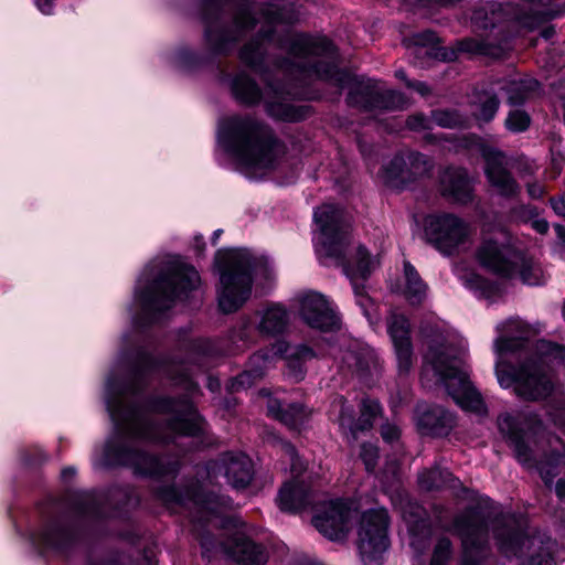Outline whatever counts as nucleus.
<instances>
[{
  "label": "nucleus",
  "instance_id": "21",
  "mask_svg": "<svg viewBox=\"0 0 565 565\" xmlns=\"http://www.w3.org/2000/svg\"><path fill=\"white\" fill-rule=\"evenodd\" d=\"M544 324L540 321L527 322L520 317H511L495 326L498 337L493 342L494 352L501 355L518 347V342L526 341L540 334Z\"/></svg>",
  "mask_w": 565,
  "mask_h": 565
},
{
  "label": "nucleus",
  "instance_id": "54",
  "mask_svg": "<svg viewBox=\"0 0 565 565\" xmlns=\"http://www.w3.org/2000/svg\"><path fill=\"white\" fill-rule=\"evenodd\" d=\"M39 10L44 14H51L53 11L52 0H35Z\"/></svg>",
  "mask_w": 565,
  "mask_h": 565
},
{
  "label": "nucleus",
  "instance_id": "10",
  "mask_svg": "<svg viewBox=\"0 0 565 565\" xmlns=\"http://www.w3.org/2000/svg\"><path fill=\"white\" fill-rule=\"evenodd\" d=\"M222 82L228 85L233 96L244 104H256L262 97L265 99L267 113L277 119L286 121H298L307 116V109L302 106H295L285 99L286 96L307 98V94L286 90L282 87L269 85L268 90L263 95L257 82L250 73H225Z\"/></svg>",
  "mask_w": 565,
  "mask_h": 565
},
{
  "label": "nucleus",
  "instance_id": "40",
  "mask_svg": "<svg viewBox=\"0 0 565 565\" xmlns=\"http://www.w3.org/2000/svg\"><path fill=\"white\" fill-rule=\"evenodd\" d=\"M423 154L413 151L397 153L388 163L383 168L386 179L393 180L403 174L408 164L414 166L417 163H425Z\"/></svg>",
  "mask_w": 565,
  "mask_h": 565
},
{
  "label": "nucleus",
  "instance_id": "63",
  "mask_svg": "<svg viewBox=\"0 0 565 565\" xmlns=\"http://www.w3.org/2000/svg\"><path fill=\"white\" fill-rule=\"evenodd\" d=\"M209 387L214 391L216 387H218V382L214 380H210Z\"/></svg>",
  "mask_w": 565,
  "mask_h": 565
},
{
  "label": "nucleus",
  "instance_id": "48",
  "mask_svg": "<svg viewBox=\"0 0 565 565\" xmlns=\"http://www.w3.org/2000/svg\"><path fill=\"white\" fill-rule=\"evenodd\" d=\"M282 450L291 462V470L295 473H300L303 470V465L297 456L296 449L289 443L281 444Z\"/></svg>",
  "mask_w": 565,
  "mask_h": 565
},
{
  "label": "nucleus",
  "instance_id": "11",
  "mask_svg": "<svg viewBox=\"0 0 565 565\" xmlns=\"http://www.w3.org/2000/svg\"><path fill=\"white\" fill-rule=\"evenodd\" d=\"M332 81L341 89L348 88V100L352 105L367 110H402L408 107V100L398 92L385 89L377 83L358 78L355 73H332Z\"/></svg>",
  "mask_w": 565,
  "mask_h": 565
},
{
  "label": "nucleus",
  "instance_id": "17",
  "mask_svg": "<svg viewBox=\"0 0 565 565\" xmlns=\"http://www.w3.org/2000/svg\"><path fill=\"white\" fill-rule=\"evenodd\" d=\"M333 411L339 412L338 423L343 435L349 440H356L361 434L369 431L373 422L381 414L380 404L373 399H364L361 404V414L354 420V409L343 396H338L332 403Z\"/></svg>",
  "mask_w": 565,
  "mask_h": 565
},
{
  "label": "nucleus",
  "instance_id": "44",
  "mask_svg": "<svg viewBox=\"0 0 565 565\" xmlns=\"http://www.w3.org/2000/svg\"><path fill=\"white\" fill-rule=\"evenodd\" d=\"M530 125V115L521 109L511 110L504 120L505 128L514 134L527 130Z\"/></svg>",
  "mask_w": 565,
  "mask_h": 565
},
{
  "label": "nucleus",
  "instance_id": "34",
  "mask_svg": "<svg viewBox=\"0 0 565 565\" xmlns=\"http://www.w3.org/2000/svg\"><path fill=\"white\" fill-rule=\"evenodd\" d=\"M417 483L423 491H437L445 488L456 489L460 482L447 469H441L439 465H436L430 469L419 471Z\"/></svg>",
  "mask_w": 565,
  "mask_h": 565
},
{
  "label": "nucleus",
  "instance_id": "3",
  "mask_svg": "<svg viewBox=\"0 0 565 565\" xmlns=\"http://www.w3.org/2000/svg\"><path fill=\"white\" fill-rule=\"evenodd\" d=\"M319 234L317 236V253L326 265L340 266L351 280L358 305L365 315L372 305L371 298L365 294L359 280H365L379 266L376 258L372 257L363 246L350 250V223L341 209L333 204H322L313 214Z\"/></svg>",
  "mask_w": 565,
  "mask_h": 565
},
{
  "label": "nucleus",
  "instance_id": "23",
  "mask_svg": "<svg viewBox=\"0 0 565 565\" xmlns=\"http://www.w3.org/2000/svg\"><path fill=\"white\" fill-rule=\"evenodd\" d=\"M456 53L454 61L459 60L461 56L467 58L487 57V58H501L512 49L510 38H504L497 43L494 35L487 39L465 38L457 41L454 46H449Z\"/></svg>",
  "mask_w": 565,
  "mask_h": 565
},
{
  "label": "nucleus",
  "instance_id": "58",
  "mask_svg": "<svg viewBox=\"0 0 565 565\" xmlns=\"http://www.w3.org/2000/svg\"><path fill=\"white\" fill-rule=\"evenodd\" d=\"M151 364V359L148 355L141 354L138 369H147Z\"/></svg>",
  "mask_w": 565,
  "mask_h": 565
},
{
  "label": "nucleus",
  "instance_id": "38",
  "mask_svg": "<svg viewBox=\"0 0 565 565\" xmlns=\"http://www.w3.org/2000/svg\"><path fill=\"white\" fill-rule=\"evenodd\" d=\"M405 286L403 295L411 305H419L427 296L428 286L408 262L404 263Z\"/></svg>",
  "mask_w": 565,
  "mask_h": 565
},
{
  "label": "nucleus",
  "instance_id": "8",
  "mask_svg": "<svg viewBox=\"0 0 565 565\" xmlns=\"http://www.w3.org/2000/svg\"><path fill=\"white\" fill-rule=\"evenodd\" d=\"M475 256L482 268L502 279H520L530 286L544 280L542 268L532 257L498 237H484Z\"/></svg>",
  "mask_w": 565,
  "mask_h": 565
},
{
  "label": "nucleus",
  "instance_id": "15",
  "mask_svg": "<svg viewBox=\"0 0 565 565\" xmlns=\"http://www.w3.org/2000/svg\"><path fill=\"white\" fill-rule=\"evenodd\" d=\"M288 52L294 58L315 62L313 71H332L338 67V51L322 36L294 35L289 41Z\"/></svg>",
  "mask_w": 565,
  "mask_h": 565
},
{
  "label": "nucleus",
  "instance_id": "5",
  "mask_svg": "<svg viewBox=\"0 0 565 565\" xmlns=\"http://www.w3.org/2000/svg\"><path fill=\"white\" fill-rule=\"evenodd\" d=\"M499 430L509 438L516 459L529 467L534 463L532 449L527 441L537 438L543 458L537 462V469L545 484L565 472V443L557 436L545 434L542 422L534 414L512 416L503 414L498 418Z\"/></svg>",
  "mask_w": 565,
  "mask_h": 565
},
{
  "label": "nucleus",
  "instance_id": "56",
  "mask_svg": "<svg viewBox=\"0 0 565 565\" xmlns=\"http://www.w3.org/2000/svg\"><path fill=\"white\" fill-rule=\"evenodd\" d=\"M413 87L422 96H428L430 94V88L425 83L418 82L414 84Z\"/></svg>",
  "mask_w": 565,
  "mask_h": 565
},
{
  "label": "nucleus",
  "instance_id": "13",
  "mask_svg": "<svg viewBox=\"0 0 565 565\" xmlns=\"http://www.w3.org/2000/svg\"><path fill=\"white\" fill-rule=\"evenodd\" d=\"M425 236L440 254L452 256L470 246L472 228L456 214L438 213L426 217Z\"/></svg>",
  "mask_w": 565,
  "mask_h": 565
},
{
  "label": "nucleus",
  "instance_id": "26",
  "mask_svg": "<svg viewBox=\"0 0 565 565\" xmlns=\"http://www.w3.org/2000/svg\"><path fill=\"white\" fill-rule=\"evenodd\" d=\"M209 470L213 473H224L233 488H245L253 477V463L244 454H225L221 461L212 463Z\"/></svg>",
  "mask_w": 565,
  "mask_h": 565
},
{
  "label": "nucleus",
  "instance_id": "62",
  "mask_svg": "<svg viewBox=\"0 0 565 565\" xmlns=\"http://www.w3.org/2000/svg\"><path fill=\"white\" fill-rule=\"evenodd\" d=\"M554 33H555L554 29H552V28L544 29L542 31V36L545 38V39H550V38H552L554 35Z\"/></svg>",
  "mask_w": 565,
  "mask_h": 565
},
{
  "label": "nucleus",
  "instance_id": "29",
  "mask_svg": "<svg viewBox=\"0 0 565 565\" xmlns=\"http://www.w3.org/2000/svg\"><path fill=\"white\" fill-rule=\"evenodd\" d=\"M417 426L423 434L446 436L455 426V417L441 406L419 407Z\"/></svg>",
  "mask_w": 565,
  "mask_h": 565
},
{
  "label": "nucleus",
  "instance_id": "53",
  "mask_svg": "<svg viewBox=\"0 0 565 565\" xmlns=\"http://www.w3.org/2000/svg\"><path fill=\"white\" fill-rule=\"evenodd\" d=\"M532 227L540 234H545L548 231V223L544 218H537L532 221Z\"/></svg>",
  "mask_w": 565,
  "mask_h": 565
},
{
  "label": "nucleus",
  "instance_id": "32",
  "mask_svg": "<svg viewBox=\"0 0 565 565\" xmlns=\"http://www.w3.org/2000/svg\"><path fill=\"white\" fill-rule=\"evenodd\" d=\"M224 552L241 565H264L268 559L266 548L246 537H237Z\"/></svg>",
  "mask_w": 565,
  "mask_h": 565
},
{
  "label": "nucleus",
  "instance_id": "27",
  "mask_svg": "<svg viewBox=\"0 0 565 565\" xmlns=\"http://www.w3.org/2000/svg\"><path fill=\"white\" fill-rule=\"evenodd\" d=\"M440 192L451 202L467 204L473 199L472 181L465 169L449 167L440 175Z\"/></svg>",
  "mask_w": 565,
  "mask_h": 565
},
{
  "label": "nucleus",
  "instance_id": "39",
  "mask_svg": "<svg viewBox=\"0 0 565 565\" xmlns=\"http://www.w3.org/2000/svg\"><path fill=\"white\" fill-rule=\"evenodd\" d=\"M540 84L536 79L527 76L520 81H512L507 86L501 87V89L505 92L509 104L518 105L536 92Z\"/></svg>",
  "mask_w": 565,
  "mask_h": 565
},
{
  "label": "nucleus",
  "instance_id": "9",
  "mask_svg": "<svg viewBox=\"0 0 565 565\" xmlns=\"http://www.w3.org/2000/svg\"><path fill=\"white\" fill-rule=\"evenodd\" d=\"M215 260L220 270L218 307L224 313L235 312L252 294V256L246 249H221Z\"/></svg>",
  "mask_w": 565,
  "mask_h": 565
},
{
  "label": "nucleus",
  "instance_id": "28",
  "mask_svg": "<svg viewBox=\"0 0 565 565\" xmlns=\"http://www.w3.org/2000/svg\"><path fill=\"white\" fill-rule=\"evenodd\" d=\"M256 318V330L264 337H278L290 323V313L281 303H270L257 310Z\"/></svg>",
  "mask_w": 565,
  "mask_h": 565
},
{
  "label": "nucleus",
  "instance_id": "6",
  "mask_svg": "<svg viewBox=\"0 0 565 565\" xmlns=\"http://www.w3.org/2000/svg\"><path fill=\"white\" fill-rule=\"evenodd\" d=\"M426 344L424 372L430 369L461 408L484 414L486 406L480 393L461 369V351L452 347L441 333L427 335Z\"/></svg>",
  "mask_w": 565,
  "mask_h": 565
},
{
  "label": "nucleus",
  "instance_id": "7",
  "mask_svg": "<svg viewBox=\"0 0 565 565\" xmlns=\"http://www.w3.org/2000/svg\"><path fill=\"white\" fill-rule=\"evenodd\" d=\"M143 275L156 276L151 284L137 294L149 321L159 319V313L170 309L177 298L196 289L201 282L199 273L179 260L168 262L160 267L151 265Z\"/></svg>",
  "mask_w": 565,
  "mask_h": 565
},
{
  "label": "nucleus",
  "instance_id": "57",
  "mask_svg": "<svg viewBox=\"0 0 565 565\" xmlns=\"http://www.w3.org/2000/svg\"><path fill=\"white\" fill-rule=\"evenodd\" d=\"M555 492L558 498L565 499V480L564 479H559L556 482Z\"/></svg>",
  "mask_w": 565,
  "mask_h": 565
},
{
  "label": "nucleus",
  "instance_id": "22",
  "mask_svg": "<svg viewBox=\"0 0 565 565\" xmlns=\"http://www.w3.org/2000/svg\"><path fill=\"white\" fill-rule=\"evenodd\" d=\"M387 332L394 345L398 373L407 374L414 363L411 327L407 318L393 311L387 318Z\"/></svg>",
  "mask_w": 565,
  "mask_h": 565
},
{
  "label": "nucleus",
  "instance_id": "14",
  "mask_svg": "<svg viewBox=\"0 0 565 565\" xmlns=\"http://www.w3.org/2000/svg\"><path fill=\"white\" fill-rule=\"evenodd\" d=\"M388 515L385 509L364 512L358 527V550L364 565H382L388 547Z\"/></svg>",
  "mask_w": 565,
  "mask_h": 565
},
{
  "label": "nucleus",
  "instance_id": "42",
  "mask_svg": "<svg viewBox=\"0 0 565 565\" xmlns=\"http://www.w3.org/2000/svg\"><path fill=\"white\" fill-rule=\"evenodd\" d=\"M452 558V542L447 536H439L434 544L429 565H450Z\"/></svg>",
  "mask_w": 565,
  "mask_h": 565
},
{
  "label": "nucleus",
  "instance_id": "61",
  "mask_svg": "<svg viewBox=\"0 0 565 565\" xmlns=\"http://www.w3.org/2000/svg\"><path fill=\"white\" fill-rule=\"evenodd\" d=\"M397 470H398L397 463L395 461H393V462L387 463L385 473L391 472L392 477L395 478L397 476Z\"/></svg>",
  "mask_w": 565,
  "mask_h": 565
},
{
  "label": "nucleus",
  "instance_id": "24",
  "mask_svg": "<svg viewBox=\"0 0 565 565\" xmlns=\"http://www.w3.org/2000/svg\"><path fill=\"white\" fill-rule=\"evenodd\" d=\"M401 514L407 525L409 545L418 555L429 546L431 529L426 511L417 503L407 501L401 508Z\"/></svg>",
  "mask_w": 565,
  "mask_h": 565
},
{
  "label": "nucleus",
  "instance_id": "64",
  "mask_svg": "<svg viewBox=\"0 0 565 565\" xmlns=\"http://www.w3.org/2000/svg\"><path fill=\"white\" fill-rule=\"evenodd\" d=\"M221 233H222V231H221V230H217V231H215V232H214V234H213V238H212V239H213V243H215V242H216V239L220 237Z\"/></svg>",
  "mask_w": 565,
  "mask_h": 565
},
{
  "label": "nucleus",
  "instance_id": "37",
  "mask_svg": "<svg viewBox=\"0 0 565 565\" xmlns=\"http://www.w3.org/2000/svg\"><path fill=\"white\" fill-rule=\"evenodd\" d=\"M472 105L475 107L473 115L478 120L483 122L491 121L500 105L495 88L477 89L473 93Z\"/></svg>",
  "mask_w": 565,
  "mask_h": 565
},
{
  "label": "nucleus",
  "instance_id": "55",
  "mask_svg": "<svg viewBox=\"0 0 565 565\" xmlns=\"http://www.w3.org/2000/svg\"><path fill=\"white\" fill-rule=\"evenodd\" d=\"M177 384H184L185 388L189 391H193L195 388V384L188 377L186 374H181L179 380H175Z\"/></svg>",
  "mask_w": 565,
  "mask_h": 565
},
{
  "label": "nucleus",
  "instance_id": "25",
  "mask_svg": "<svg viewBox=\"0 0 565 565\" xmlns=\"http://www.w3.org/2000/svg\"><path fill=\"white\" fill-rule=\"evenodd\" d=\"M403 43L411 54L420 58L454 62L456 56L454 51L440 45L439 38L433 31L413 33L404 38Z\"/></svg>",
  "mask_w": 565,
  "mask_h": 565
},
{
  "label": "nucleus",
  "instance_id": "2",
  "mask_svg": "<svg viewBox=\"0 0 565 565\" xmlns=\"http://www.w3.org/2000/svg\"><path fill=\"white\" fill-rule=\"evenodd\" d=\"M449 530L461 541L460 565H483L491 555L489 532L498 551L515 565H556L557 542L546 534L525 531L510 513L469 508L455 515Z\"/></svg>",
  "mask_w": 565,
  "mask_h": 565
},
{
  "label": "nucleus",
  "instance_id": "31",
  "mask_svg": "<svg viewBox=\"0 0 565 565\" xmlns=\"http://www.w3.org/2000/svg\"><path fill=\"white\" fill-rule=\"evenodd\" d=\"M275 356L277 354H273L270 348L254 353L249 358L246 369L233 380L232 388L236 391L245 390L263 379Z\"/></svg>",
  "mask_w": 565,
  "mask_h": 565
},
{
  "label": "nucleus",
  "instance_id": "4",
  "mask_svg": "<svg viewBox=\"0 0 565 565\" xmlns=\"http://www.w3.org/2000/svg\"><path fill=\"white\" fill-rule=\"evenodd\" d=\"M225 150L245 169H274L285 154L284 143L269 126L249 116H231L218 126Z\"/></svg>",
  "mask_w": 565,
  "mask_h": 565
},
{
  "label": "nucleus",
  "instance_id": "47",
  "mask_svg": "<svg viewBox=\"0 0 565 565\" xmlns=\"http://www.w3.org/2000/svg\"><path fill=\"white\" fill-rule=\"evenodd\" d=\"M367 471H372L379 459V449L373 444H363L360 454Z\"/></svg>",
  "mask_w": 565,
  "mask_h": 565
},
{
  "label": "nucleus",
  "instance_id": "51",
  "mask_svg": "<svg viewBox=\"0 0 565 565\" xmlns=\"http://www.w3.org/2000/svg\"><path fill=\"white\" fill-rule=\"evenodd\" d=\"M550 203H551L553 211L557 215L565 217V199H564V196L551 198Z\"/></svg>",
  "mask_w": 565,
  "mask_h": 565
},
{
  "label": "nucleus",
  "instance_id": "41",
  "mask_svg": "<svg viewBox=\"0 0 565 565\" xmlns=\"http://www.w3.org/2000/svg\"><path fill=\"white\" fill-rule=\"evenodd\" d=\"M74 540V533L65 525L55 524L43 533V542L49 547L62 551Z\"/></svg>",
  "mask_w": 565,
  "mask_h": 565
},
{
  "label": "nucleus",
  "instance_id": "16",
  "mask_svg": "<svg viewBox=\"0 0 565 565\" xmlns=\"http://www.w3.org/2000/svg\"><path fill=\"white\" fill-rule=\"evenodd\" d=\"M353 510L342 500L321 504L312 518V524L326 539L333 542L347 540L351 530Z\"/></svg>",
  "mask_w": 565,
  "mask_h": 565
},
{
  "label": "nucleus",
  "instance_id": "30",
  "mask_svg": "<svg viewBox=\"0 0 565 565\" xmlns=\"http://www.w3.org/2000/svg\"><path fill=\"white\" fill-rule=\"evenodd\" d=\"M273 354L277 356L285 355L288 374L295 381L303 379L305 363L315 358V352L306 344L289 345L287 342L279 341L270 347Z\"/></svg>",
  "mask_w": 565,
  "mask_h": 565
},
{
  "label": "nucleus",
  "instance_id": "35",
  "mask_svg": "<svg viewBox=\"0 0 565 565\" xmlns=\"http://www.w3.org/2000/svg\"><path fill=\"white\" fill-rule=\"evenodd\" d=\"M341 362L358 374H364L375 364V356L372 350L351 342L342 352Z\"/></svg>",
  "mask_w": 565,
  "mask_h": 565
},
{
  "label": "nucleus",
  "instance_id": "45",
  "mask_svg": "<svg viewBox=\"0 0 565 565\" xmlns=\"http://www.w3.org/2000/svg\"><path fill=\"white\" fill-rule=\"evenodd\" d=\"M431 120L444 128H455L463 124L462 116L455 110H435L431 113Z\"/></svg>",
  "mask_w": 565,
  "mask_h": 565
},
{
  "label": "nucleus",
  "instance_id": "50",
  "mask_svg": "<svg viewBox=\"0 0 565 565\" xmlns=\"http://www.w3.org/2000/svg\"><path fill=\"white\" fill-rule=\"evenodd\" d=\"M407 126L413 130L426 129L429 128V119L422 114H416L408 117Z\"/></svg>",
  "mask_w": 565,
  "mask_h": 565
},
{
  "label": "nucleus",
  "instance_id": "59",
  "mask_svg": "<svg viewBox=\"0 0 565 565\" xmlns=\"http://www.w3.org/2000/svg\"><path fill=\"white\" fill-rule=\"evenodd\" d=\"M557 237L565 244V227L561 224L554 226Z\"/></svg>",
  "mask_w": 565,
  "mask_h": 565
},
{
  "label": "nucleus",
  "instance_id": "33",
  "mask_svg": "<svg viewBox=\"0 0 565 565\" xmlns=\"http://www.w3.org/2000/svg\"><path fill=\"white\" fill-rule=\"evenodd\" d=\"M267 412L268 415L280 420L290 428H297L302 425L311 414L310 409L302 404L294 403L282 406L280 401L276 398H268Z\"/></svg>",
  "mask_w": 565,
  "mask_h": 565
},
{
  "label": "nucleus",
  "instance_id": "36",
  "mask_svg": "<svg viewBox=\"0 0 565 565\" xmlns=\"http://www.w3.org/2000/svg\"><path fill=\"white\" fill-rule=\"evenodd\" d=\"M278 502L282 511L296 512L309 503V493L303 484L297 481L287 482L279 491Z\"/></svg>",
  "mask_w": 565,
  "mask_h": 565
},
{
  "label": "nucleus",
  "instance_id": "52",
  "mask_svg": "<svg viewBox=\"0 0 565 565\" xmlns=\"http://www.w3.org/2000/svg\"><path fill=\"white\" fill-rule=\"evenodd\" d=\"M527 193L533 199H540L544 194V188L540 183H531L527 185Z\"/></svg>",
  "mask_w": 565,
  "mask_h": 565
},
{
  "label": "nucleus",
  "instance_id": "60",
  "mask_svg": "<svg viewBox=\"0 0 565 565\" xmlns=\"http://www.w3.org/2000/svg\"><path fill=\"white\" fill-rule=\"evenodd\" d=\"M75 473H76V470L74 468L67 467L62 470V478L65 480L71 479L75 476Z\"/></svg>",
  "mask_w": 565,
  "mask_h": 565
},
{
  "label": "nucleus",
  "instance_id": "19",
  "mask_svg": "<svg viewBox=\"0 0 565 565\" xmlns=\"http://www.w3.org/2000/svg\"><path fill=\"white\" fill-rule=\"evenodd\" d=\"M163 498L189 507L194 522L207 521L214 515H220L225 510L230 509L232 504L228 498L196 490H188L183 497L179 494L175 489H169Z\"/></svg>",
  "mask_w": 565,
  "mask_h": 565
},
{
  "label": "nucleus",
  "instance_id": "1",
  "mask_svg": "<svg viewBox=\"0 0 565 565\" xmlns=\"http://www.w3.org/2000/svg\"><path fill=\"white\" fill-rule=\"evenodd\" d=\"M128 391H134V387H121L111 380L107 382L106 404L115 431L106 441L98 463L104 467L128 466L142 476L172 472L173 468L166 467L156 457L132 449L128 441L147 439L169 443L178 435L196 436L202 429L199 415L188 401L164 399L162 408L172 413L173 417L164 427L154 426L138 407L126 403Z\"/></svg>",
  "mask_w": 565,
  "mask_h": 565
},
{
  "label": "nucleus",
  "instance_id": "49",
  "mask_svg": "<svg viewBox=\"0 0 565 565\" xmlns=\"http://www.w3.org/2000/svg\"><path fill=\"white\" fill-rule=\"evenodd\" d=\"M382 438L387 443H393L399 438L401 429L396 424L386 423L381 427Z\"/></svg>",
  "mask_w": 565,
  "mask_h": 565
},
{
  "label": "nucleus",
  "instance_id": "46",
  "mask_svg": "<svg viewBox=\"0 0 565 565\" xmlns=\"http://www.w3.org/2000/svg\"><path fill=\"white\" fill-rule=\"evenodd\" d=\"M232 340L234 343L242 342L238 349H244L254 342V333L249 319H244L242 324L233 331Z\"/></svg>",
  "mask_w": 565,
  "mask_h": 565
},
{
  "label": "nucleus",
  "instance_id": "18",
  "mask_svg": "<svg viewBox=\"0 0 565 565\" xmlns=\"http://www.w3.org/2000/svg\"><path fill=\"white\" fill-rule=\"evenodd\" d=\"M481 156L486 162V178L498 194L505 198L518 195L520 186L509 171L507 154L497 148L483 146L481 148Z\"/></svg>",
  "mask_w": 565,
  "mask_h": 565
},
{
  "label": "nucleus",
  "instance_id": "43",
  "mask_svg": "<svg viewBox=\"0 0 565 565\" xmlns=\"http://www.w3.org/2000/svg\"><path fill=\"white\" fill-rule=\"evenodd\" d=\"M458 275H459V278L462 281V284L467 288H469L476 292H479L480 296L489 297L491 295L493 286L483 276H481L477 273H473V271L458 273Z\"/></svg>",
  "mask_w": 565,
  "mask_h": 565
},
{
  "label": "nucleus",
  "instance_id": "12",
  "mask_svg": "<svg viewBox=\"0 0 565 565\" xmlns=\"http://www.w3.org/2000/svg\"><path fill=\"white\" fill-rule=\"evenodd\" d=\"M495 375L502 387L514 386L515 394L526 401L546 398L553 390L552 381L545 372L543 361L526 362L518 371H512L509 364L498 361Z\"/></svg>",
  "mask_w": 565,
  "mask_h": 565
},
{
  "label": "nucleus",
  "instance_id": "20",
  "mask_svg": "<svg viewBox=\"0 0 565 565\" xmlns=\"http://www.w3.org/2000/svg\"><path fill=\"white\" fill-rule=\"evenodd\" d=\"M298 313L312 329L331 331L339 326V318L326 297L316 291H307L297 297Z\"/></svg>",
  "mask_w": 565,
  "mask_h": 565
}]
</instances>
